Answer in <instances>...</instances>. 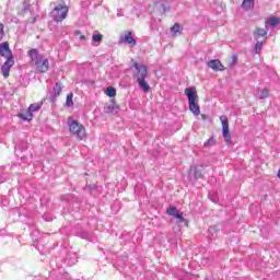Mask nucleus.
Segmentation results:
<instances>
[{
	"label": "nucleus",
	"mask_w": 280,
	"mask_h": 280,
	"mask_svg": "<svg viewBox=\"0 0 280 280\" xmlns=\"http://www.w3.org/2000/svg\"><path fill=\"white\" fill-rule=\"evenodd\" d=\"M69 132L72 137H75L78 141H83L86 139V128L80 121L73 119V117H68L67 120Z\"/></svg>",
	"instance_id": "1"
},
{
	"label": "nucleus",
	"mask_w": 280,
	"mask_h": 280,
	"mask_svg": "<svg viewBox=\"0 0 280 280\" xmlns=\"http://www.w3.org/2000/svg\"><path fill=\"white\" fill-rule=\"evenodd\" d=\"M184 93L188 97L190 113L198 117V115H200V106L198 105V91L196 90V86L186 88Z\"/></svg>",
	"instance_id": "2"
},
{
	"label": "nucleus",
	"mask_w": 280,
	"mask_h": 280,
	"mask_svg": "<svg viewBox=\"0 0 280 280\" xmlns=\"http://www.w3.org/2000/svg\"><path fill=\"white\" fill-rule=\"evenodd\" d=\"M69 14V7L65 1H61L59 4L55 5L52 11L50 12L51 19L55 23H62L67 15Z\"/></svg>",
	"instance_id": "3"
},
{
	"label": "nucleus",
	"mask_w": 280,
	"mask_h": 280,
	"mask_svg": "<svg viewBox=\"0 0 280 280\" xmlns=\"http://www.w3.org/2000/svg\"><path fill=\"white\" fill-rule=\"evenodd\" d=\"M28 56L32 60V62H34L36 65V67H38V69H42V71H48L49 69V60L45 57H43V55L38 54V49H31L28 50Z\"/></svg>",
	"instance_id": "4"
},
{
	"label": "nucleus",
	"mask_w": 280,
	"mask_h": 280,
	"mask_svg": "<svg viewBox=\"0 0 280 280\" xmlns=\"http://www.w3.org/2000/svg\"><path fill=\"white\" fill-rule=\"evenodd\" d=\"M135 78L140 86V89L144 92V93H150V91L152 90V88H150V73H148V71H139L135 74Z\"/></svg>",
	"instance_id": "5"
},
{
	"label": "nucleus",
	"mask_w": 280,
	"mask_h": 280,
	"mask_svg": "<svg viewBox=\"0 0 280 280\" xmlns=\"http://www.w3.org/2000/svg\"><path fill=\"white\" fill-rule=\"evenodd\" d=\"M220 121L222 125V135L225 143L228 145H231L233 143V140L231 139V129L229 128V118L226 116H221Z\"/></svg>",
	"instance_id": "6"
},
{
	"label": "nucleus",
	"mask_w": 280,
	"mask_h": 280,
	"mask_svg": "<svg viewBox=\"0 0 280 280\" xmlns=\"http://www.w3.org/2000/svg\"><path fill=\"white\" fill-rule=\"evenodd\" d=\"M119 43L130 45L131 47L137 46V39H135V36H132L131 31H125L124 34L119 36Z\"/></svg>",
	"instance_id": "7"
},
{
	"label": "nucleus",
	"mask_w": 280,
	"mask_h": 280,
	"mask_svg": "<svg viewBox=\"0 0 280 280\" xmlns=\"http://www.w3.org/2000/svg\"><path fill=\"white\" fill-rule=\"evenodd\" d=\"M0 56L2 58H10L12 57V50L10 49V43L3 42L0 44Z\"/></svg>",
	"instance_id": "8"
},
{
	"label": "nucleus",
	"mask_w": 280,
	"mask_h": 280,
	"mask_svg": "<svg viewBox=\"0 0 280 280\" xmlns=\"http://www.w3.org/2000/svg\"><path fill=\"white\" fill-rule=\"evenodd\" d=\"M207 65L212 71H224L226 69L219 59H212Z\"/></svg>",
	"instance_id": "9"
},
{
	"label": "nucleus",
	"mask_w": 280,
	"mask_h": 280,
	"mask_svg": "<svg viewBox=\"0 0 280 280\" xmlns=\"http://www.w3.org/2000/svg\"><path fill=\"white\" fill-rule=\"evenodd\" d=\"M190 176H194L195 180H198L205 176V166H191Z\"/></svg>",
	"instance_id": "10"
},
{
	"label": "nucleus",
	"mask_w": 280,
	"mask_h": 280,
	"mask_svg": "<svg viewBox=\"0 0 280 280\" xmlns=\"http://www.w3.org/2000/svg\"><path fill=\"white\" fill-rule=\"evenodd\" d=\"M254 38L255 40H259V38H264V40H266V38H268V30L256 27L254 31Z\"/></svg>",
	"instance_id": "11"
},
{
	"label": "nucleus",
	"mask_w": 280,
	"mask_h": 280,
	"mask_svg": "<svg viewBox=\"0 0 280 280\" xmlns=\"http://www.w3.org/2000/svg\"><path fill=\"white\" fill-rule=\"evenodd\" d=\"M7 60L2 65V71H10L14 67V56L7 57Z\"/></svg>",
	"instance_id": "12"
},
{
	"label": "nucleus",
	"mask_w": 280,
	"mask_h": 280,
	"mask_svg": "<svg viewBox=\"0 0 280 280\" xmlns=\"http://www.w3.org/2000/svg\"><path fill=\"white\" fill-rule=\"evenodd\" d=\"M20 119H22L23 121H32V119H34V114L31 113L30 109L19 114Z\"/></svg>",
	"instance_id": "13"
},
{
	"label": "nucleus",
	"mask_w": 280,
	"mask_h": 280,
	"mask_svg": "<svg viewBox=\"0 0 280 280\" xmlns=\"http://www.w3.org/2000/svg\"><path fill=\"white\" fill-rule=\"evenodd\" d=\"M225 65L229 69L235 67L237 65V55H232L231 57H229L225 61Z\"/></svg>",
	"instance_id": "14"
},
{
	"label": "nucleus",
	"mask_w": 280,
	"mask_h": 280,
	"mask_svg": "<svg viewBox=\"0 0 280 280\" xmlns=\"http://www.w3.org/2000/svg\"><path fill=\"white\" fill-rule=\"evenodd\" d=\"M243 10H253L255 8V0H243L242 3Z\"/></svg>",
	"instance_id": "15"
},
{
	"label": "nucleus",
	"mask_w": 280,
	"mask_h": 280,
	"mask_svg": "<svg viewBox=\"0 0 280 280\" xmlns=\"http://www.w3.org/2000/svg\"><path fill=\"white\" fill-rule=\"evenodd\" d=\"M39 108H43V101L38 102V103H33L30 105L28 110L31 113H36Z\"/></svg>",
	"instance_id": "16"
},
{
	"label": "nucleus",
	"mask_w": 280,
	"mask_h": 280,
	"mask_svg": "<svg viewBox=\"0 0 280 280\" xmlns=\"http://www.w3.org/2000/svg\"><path fill=\"white\" fill-rule=\"evenodd\" d=\"M54 94L56 97L60 96V94L62 93V83L61 82H57L52 89Z\"/></svg>",
	"instance_id": "17"
},
{
	"label": "nucleus",
	"mask_w": 280,
	"mask_h": 280,
	"mask_svg": "<svg viewBox=\"0 0 280 280\" xmlns=\"http://www.w3.org/2000/svg\"><path fill=\"white\" fill-rule=\"evenodd\" d=\"M271 25L272 27L280 24V18L272 16L269 21H266V25Z\"/></svg>",
	"instance_id": "18"
},
{
	"label": "nucleus",
	"mask_w": 280,
	"mask_h": 280,
	"mask_svg": "<svg viewBox=\"0 0 280 280\" xmlns=\"http://www.w3.org/2000/svg\"><path fill=\"white\" fill-rule=\"evenodd\" d=\"M105 95H107V97H115V95H117V90H115L113 86H108L105 90Z\"/></svg>",
	"instance_id": "19"
},
{
	"label": "nucleus",
	"mask_w": 280,
	"mask_h": 280,
	"mask_svg": "<svg viewBox=\"0 0 280 280\" xmlns=\"http://www.w3.org/2000/svg\"><path fill=\"white\" fill-rule=\"evenodd\" d=\"M66 106L68 108H71V106H73V93H70V94L67 95Z\"/></svg>",
	"instance_id": "20"
},
{
	"label": "nucleus",
	"mask_w": 280,
	"mask_h": 280,
	"mask_svg": "<svg viewBox=\"0 0 280 280\" xmlns=\"http://www.w3.org/2000/svg\"><path fill=\"white\" fill-rule=\"evenodd\" d=\"M178 211L179 210L176 207L170 206L166 210V213H167V215H173L174 217L176 213H178Z\"/></svg>",
	"instance_id": "21"
},
{
	"label": "nucleus",
	"mask_w": 280,
	"mask_h": 280,
	"mask_svg": "<svg viewBox=\"0 0 280 280\" xmlns=\"http://www.w3.org/2000/svg\"><path fill=\"white\" fill-rule=\"evenodd\" d=\"M173 218H176V220L179 224H183V222H185V218L183 217V212H180V211L173 214Z\"/></svg>",
	"instance_id": "22"
},
{
	"label": "nucleus",
	"mask_w": 280,
	"mask_h": 280,
	"mask_svg": "<svg viewBox=\"0 0 280 280\" xmlns=\"http://www.w3.org/2000/svg\"><path fill=\"white\" fill-rule=\"evenodd\" d=\"M92 40H93V43H102V40H104V35H102V34H94L92 36Z\"/></svg>",
	"instance_id": "23"
},
{
	"label": "nucleus",
	"mask_w": 280,
	"mask_h": 280,
	"mask_svg": "<svg viewBox=\"0 0 280 280\" xmlns=\"http://www.w3.org/2000/svg\"><path fill=\"white\" fill-rule=\"evenodd\" d=\"M269 95H270V91H268V89H264L260 91L259 98L266 100V97H268Z\"/></svg>",
	"instance_id": "24"
},
{
	"label": "nucleus",
	"mask_w": 280,
	"mask_h": 280,
	"mask_svg": "<svg viewBox=\"0 0 280 280\" xmlns=\"http://www.w3.org/2000/svg\"><path fill=\"white\" fill-rule=\"evenodd\" d=\"M261 47H264V42L257 40V43L255 45V52L261 54Z\"/></svg>",
	"instance_id": "25"
},
{
	"label": "nucleus",
	"mask_w": 280,
	"mask_h": 280,
	"mask_svg": "<svg viewBox=\"0 0 280 280\" xmlns=\"http://www.w3.org/2000/svg\"><path fill=\"white\" fill-rule=\"evenodd\" d=\"M217 141H215V138H210L208 139L206 142H205V147L206 148H211V145H215Z\"/></svg>",
	"instance_id": "26"
},
{
	"label": "nucleus",
	"mask_w": 280,
	"mask_h": 280,
	"mask_svg": "<svg viewBox=\"0 0 280 280\" xmlns=\"http://www.w3.org/2000/svg\"><path fill=\"white\" fill-rule=\"evenodd\" d=\"M171 32L173 34H178V32H180V24L175 23L172 27H171Z\"/></svg>",
	"instance_id": "27"
},
{
	"label": "nucleus",
	"mask_w": 280,
	"mask_h": 280,
	"mask_svg": "<svg viewBox=\"0 0 280 280\" xmlns=\"http://www.w3.org/2000/svg\"><path fill=\"white\" fill-rule=\"evenodd\" d=\"M3 36H5V31H3V23H0V42L3 40Z\"/></svg>",
	"instance_id": "28"
},
{
	"label": "nucleus",
	"mask_w": 280,
	"mask_h": 280,
	"mask_svg": "<svg viewBox=\"0 0 280 280\" xmlns=\"http://www.w3.org/2000/svg\"><path fill=\"white\" fill-rule=\"evenodd\" d=\"M136 69H137V71H148V68H145V66L139 67V63H136Z\"/></svg>",
	"instance_id": "29"
},
{
	"label": "nucleus",
	"mask_w": 280,
	"mask_h": 280,
	"mask_svg": "<svg viewBox=\"0 0 280 280\" xmlns=\"http://www.w3.org/2000/svg\"><path fill=\"white\" fill-rule=\"evenodd\" d=\"M2 75L3 78H10V71H3Z\"/></svg>",
	"instance_id": "30"
},
{
	"label": "nucleus",
	"mask_w": 280,
	"mask_h": 280,
	"mask_svg": "<svg viewBox=\"0 0 280 280\" xmlns=\"http://www.w3.org/2000/svg\"><path fill=\"white\" fill-rule=\"evenodd\" d=\"M79 39H80V40H86V36H85V35H81V36L79 37Z\"/></svg>",
	"instance_id": "31"
},
{
	"label": "nucleus",
	"mask_w": 280,
	"mask_h": 280,
	"mask_svg": "<svg viewBox=\"0 0 280 280\" xmlns=\"http://www.w3.org/2000/svg\"><path fill=\"white\" fill-rule=\"evenodd\" d=\"M201 119H202L203 121L207 120V115L202 114V115H201Z\"/></svg>",
	"instance_id": "32"
},
{
	"label": "nucleus",
	"mask_w": 280,
	"mask_h": 280,
	"mask_svg": "<svg viewBox=\"0 0 280 280\" xmlns=\"http://www.w3.org/2000/svg\"><path fill=\"white\" fill-rule=\"evenodd\" d=\"M74 34H75V36H80V34H82V32L75 31Z\"/></svg>",
	"instance_id": "33"
}]
</instances>
